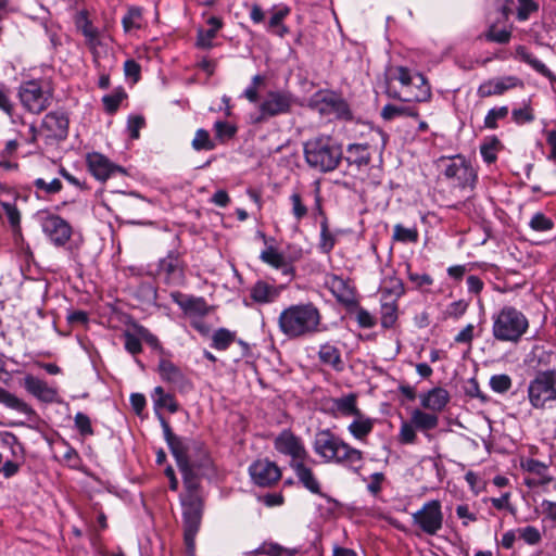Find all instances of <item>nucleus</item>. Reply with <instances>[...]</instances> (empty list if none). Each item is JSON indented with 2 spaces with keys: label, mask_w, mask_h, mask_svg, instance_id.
<instances>
[{
  "label": "nucleus",
  "mask_w": 556,
  "mask_h": 556,
  "mask_svg": "<svg viewBox=\"0 0 556 556\" xmlns=\"http://www.w3.org/2000/svg\"><path fill=\"white\" fill-rule=\"evenodd\" d=\"M313 450L324 463L342 465L357 471L363 460V452L344 442L329 429L315 433Z\"/></svg>",
  "instance_id": "f03ea898"
},
{
  "label": "nucleus",
  "mask_w": 556,
  "mask_h": 556,
  "mask_svg": "<svg viewBox=\"0 0 556 556\" xmlns=\"http://www.w3.org/2000/svg\"><path fill=\"white\" fill-rule=\"evenodd\" d=\"M321 116L328 118L351 119L352 113L344 99L334 92L317 93L311 103Z\"/></svg>",
  "instance_id": "f8f14e48"
},
{
  "label": "nucleus",
  "mask_w": 556,
  "mask_h": 556,
  "mask_svg": "<svg viewBox=\"0 0 556 556\" xmlns=\"http://www.w3.org/2000/svg\"><path fill=\"white\" fill-rule=\"evenodd\" d=\"M303 151L307 165L320 173L334 170L343 157L341 146L325 135L307 140Z\"/></svg>",
  "instance_id": "20e7f679"
},
{
  "label": "nucleus",
  "mask_w": 556,
  "mask_h": 556,
  "mask_svg": "<svg viewBox=\"0 0 556 556\" xmlns=\"http://www.w3.org/2000/svg\"><path fill=\"white\" fill-rule=\"evenodd\" d=\"M41 128L48 138L63 140L67 137L68 119L63 113L50 112L43 117Z\"/></svg>",
  "instance_id": "412c9836"
},
{
  "label": "nucleus",
  "mask_w": 556,
  "mask_h": 556,
  "mask_svg": "<svg viewBox=\"0 0 556 556\" xmlns=\"http://www.w3.org/2000/svg\"><path fill=\"white\" fill-rule=\"evenodd\" d=\"M214 130L216 138L220 141H224L225 139L232 138L237 131V128L227 122L217 121L214 124Z\"/></svg>",
  "instance_id": "bf43d9fd"
},
{
  "label": "nucleus",
  "mask_w": 556,
  "mask_h": 556,
  "mask_svg": "<svg viewBox=\"0 0 556 556\" xmlns=\"http://www.w3.org/2000/svg\"><path fill=\"white\" fill-rule=\"evenodd\" d=\"M124 98H125V93L123 91L104 96L102 98V102L105 108V111L108 113H114L118 109V106Z\"/></svg>",
  "instance_id": "0e129e2a"
},
{
  "label": "nucleus",
  "mask_w": 556,
  "mask_h": 556,
  "mask_svg": "<svg viewBox=\"0 0 556 556\" xmlns=\"http://www.w3.org/2000/svg\"><path fill=\"white\" fill-rule=\"evenodd\" d=\"M274 446L280 454L291 457L290 463H298L309 458L301 438L296 437L291 430L281 431L276 437Z\"/></svg>",
  "instance_id": "4468645a"
},
{
  "label": "nucleus",
  "mask_w": 556,
  "mask_h": 556,
  "mask_svg": "<svg viewBox=\"0 0 556 556\" xmlns=\"http://www.w3.org/2000/svg\"><path fill=\"white\" fill-rule=\"evenodd\" d=\"M414 526H417L424 533L435 535L443 526V513L441 503L431 500L412 515Z\"/></svg>",
  "instance_id": "ddd939ff"
},
{
  "label": "nucleus",
  "mask_w": 556,
  "mask_h": 556,
  "mask_svg": "<svg viewBox=\"0 0 556 556\" xmlns=\"http://www.w3.org/2000/svg\"><path fill=\"white\" fill-rule=\"evenodd\" d=\"M43 233L55 247L65 245L72 237V226L61 216L48 214L41 220Z\"/></svg>",
  "instance_id": "2eb2a0df"
},
{
  "label": "nucleus",
  "mask_w": 556,
  "mask_h": 556,
  "mask_svg": "<svg viewBox=\"0 0 556 556\" xmlns=\"http://www.w3.org/2000/svg\"><path fill=\"white\" fill-rule=\"evenodd\" d=\"M151 397L159 419L163 416L160 409L166 408L169 413H176L179 408L174 395L166 393L162 387H155Z\"/></svg>",
  "instance_id": "f704fd0d"
},
{
  "label": "nucleus",
  "mask_w": 556,
  "mask_h": 556,
  "mask_svg": "<svg viewBox=\"0 0 556 556\" xmlns=\"http://www.w3.org/2000/svg\"><path fill=\"white\" fill-rule=\"evenodd\" d=\"M500 144L498 139L495 137L481 144L480 154L485 163L492 164L496 161Z\"/></svg>",
  "instance_id": "09e8293b"
},
{
  "label": "nucleus",
  "mask_w": 556,
  "mask_h": 556,
  "mask_svg": "<svg viewBox=\"0 0 556 556\" xmlns=\"http://www.w3.org/2000/svg\"><path fill=\"white\" fill-rule=\"evenodd\" d=\"M17 96L27 112L40 114L51 105L53 88L48 80L31 79L20 85Z\"/></svg>",
  "instance_id": "0eeeda50"
},
{
  "label": "nucleus",
  "mask_w": 556,
  "mask_h": 556,
  "mask_svg": "<svg viewBox=\"0 0 556 556\" xmlns=\"http://www.w3.org/2000/svg\"><path fill=\"white\" fill-rule=\"evenodd\" d=\"M23 386L25 390L34 397L43 403H55L58 400V390L33 375H26Z\"/></svg>",
  "instance_id": "6ab92c4d"
},
{
  "label": "nucleus",
  "mask_w": 556,
  "mask_h": 556,
  "mask_svg": "<svg viewBox=\"0 0 556 556\" xmlns=\"http://www.w3.org/2000/svg\"><path fill=\"white\" fill-rule=\"evenodd\" d=\"M441 163L443 164L442 174L453 186L462 189L473 188L477 173L464 156L443 157Z\"/></svg>",
  "instance_id": "9d476101"
},
{
  "label": "nucleus",
  "mask_w": 556,
  "mask_h": 556,
  "mask_svg": "<svg viewBox=\"0 0 556 556\" xmlns=\"http://www.w3.org/2000/svg\"><path fill=\"white\" fill-rule=\"evenodd\" d=\"M236 341V332L226 328L217 329L212 336L211 346L218 351L227 350Z\"/></svg>",
  "instance_id": "c03bdc74"
},
{
  "label": "nucleus",
  "mask_w": 556,
  "mask_h": 556,
  "mask_svg": "<svg viewBox=\"0 0 556 556\" xmlns=\"http://www.w3.org/2000/svg\"><path fill=\"white\" fill-rule=\"evenodd\" d=\"M528 396L534 408L552 407L556 403V370L539 372L529 383Z\"/></svg>",
  "instance_id": "1a4fd4ad"
},
{
  "label": "nucleus",
  "mask_w": 556,
  "mask_h": 556,
  "mask_svg": "<svg viewBox=\"0 0 556 556\" xmlns=\"http://www.w3.org/2000/svg\"><path fill=\"white\" fill-rule=\"evenodd\" d=\"M515 58L530 65L535 72L542 76L554 80V73L540 60L533 56L525 46H517L515 49Z\"/></svg>",
  "instance_id": "72a5a7b5"
},
{
  "label": "nucleus",
  "mask_w": 556,
  "mask_h": 556,
  "mask_svg": "<svg viewBox=\"0 0 556 556\" xmlns=\"http://www.w3.org/2000/svg\"><path fill=\"white\" fill-rule=\"evenodd\" d=\"M298 552L296 548L288 549L277 543H269L256 548L253 554H265L268 556H282L286 554L287 556H294Z\"/></svg>",
  "instance_id": "de8ad7c7"
},
{
  "label": "nucleus",
  "mask_w": 556,
  "mask_h": 556,
  "mask_svg": "<svg viewBox=\"0 0 556 556\" xmlns=\"http://www.w3.org/2000/svg\"><path fill=\"white\" fill-rule=\"evenodd\" d=\"M190 468L197 479V489L201 477L213 479L216 477V467L203 443L194 445V452L189 458Z\"/></svg>",
  "instance_id": "dca6fc26"
},
{
  "label": "nucleus",
  "mask_w": 556,
  "mask_h": 556,
  "mask_svg": "<svg viewBox=\"0 0 556 556\" xmlns=\"http://www.w3.org/2000/svg\"><path fill=\"white\" fill-rule=\"evenodd\" d=\"M170 296L187 315L202 317L210 312V307L203 298L186 296L180 292H174Z\"/></svg>",
  "instance_id": "5701e85b"
},
{
  "label": "nucleus",
  "mask_w": 556,
  "mask_h": 556,
  "mask_svg": "<svg viewBox=\"0 0 556 556\" xmlns=\"http://www.w3.org/2000/svg\"><path fill=\"white\" fill-rule=\"evenodd\" d=\"M465 393L470 397L479 399L482 403L488 401V396L480 390L479 383L476 378H470L465 384Z\"/></svg>",
  "instance_id": "774afa93"
},
{
  "label": "nucleus",
  "mask_w": 556,
  "mask_h": 556,
  "mask_svg": "<svg viewBox=\"0 0 556 556\" xmlns=\"http://www.w3.org/2000/svg\"><path fill=\"white\" fill-rule=\"evenodd\" d=\"M391 79L399 80L402 85V90L393 91L388 87L387 93L389 97L403 102H422L431 97L430 86L424 75L419 73L412 74L406 67L399 66L395 68Z\"/></svg>",
  "instance_id": "39448f33"
},
{
  "label": "nucleus",
  "mask_w": 556,
  "mask_h": 556,
  "mask_svg": "<svg viewBox=\"0 0 556 556\" xmlns=\"http://www.w3.org/2000/svg\"><path fill=\"white\" fill-rule=\"evenodd\" d=\"M404 292V283L401 278L396 276L383 278L380 286L381 300L399 301Z\"/></svg>",
  "instance_id": "c9c22d12"
},
{
  "label": "nucleus",
  "mask_w": 556,
  "mask_h": 556,
  "mask_svg": "<svg viewBox=\"0 0 556 556\" xmlns=\"http://www.w3.org/2000/svg\"><path fill=\"white\" fill-rule=\"evenodd\" d=\"M450 401L448 392L443 388H433L420 395V404L425 409L434 414L444 409Z\"/></svg>",
  "instance_id": "a878e982"
},
{
  "label": "nucleus",
  "mask_w": 556,
  "mask_h": 556,
  "mask_svg": "<svg viewBox=\"0 0 556 556\" xmlns=\"http://www.w3.org/2000/svg\"><path fill=\"white\" fill-rule=\"evenodd\" d=\"M160 422L163 428L164 439L182 473L184 484L189 491L188 498L182 501L184 541L188 556H194L195 536L202 519V503L199 496L194 494L197 491V479L190 468L189 458L194 452V445L200 442L176 435L163 416H160Z\"/></svg>",
  "instance_id": "f257e3e1"
},
{
  "label": "nucleus",
  "mask_w": 556,
  "mask_h": 556,
  "mask_svg": "<svg viewBox=\"0 0 556 556\" xmlns=\"http://www.w3.org/2000/svg\"><path fill=\"white\" fill-rule=\"evenodd\" d=\"M508 3H514V0H505V4L503 7V12L507 15L511 9L508 7ZM539 2L534 0H517V10L516 16L519 22H525L529 20L530 15L536 13L539 11Z\"/></svg>",
  "instance_id": "58836bf2"
},
{
  "label": "nucleus",
  "mask_w": 556,
  "mask_h": 556,
  "mask_svg": "<svg viewBox=\"0 0 556 556\" xmlns=\"http://www.w3.org/2000/svg\"><path fill=\"white\" fill-rule=\"evenodd\" d=\"M160 271L165 275L168 283L178 285L182 281V262L178 253L170 252L160 262Z\"/></svg>",
  "instance_id": "b1692460"
},
{
  "label": "nucleus",
  "mask_w": 556,
  "mask_h": 556,
  "mask_svg": "<svg viewBox=\"0 0 556 556\" xmlns=\"http://www.w3.org/2000/svg\"><path fill=\"white\" fill-rule=\"evenodd\" d=\"M280 294L277 287L271 286L263 280H258L250 290L251 299L260 304L274 302Z\"/></svg>",
  "instance_id": "7c9ffc66"
},
{
  "label": "nucleus",
  "mask_w": 556,
  "mask_h": 556,
  "mask_svg": "<svg viewBox=\"0 0 556 556\" xmlns=\"http://www.w3.org/2000/svg\"><path fill=\"white\" fill-rule=\"evenodd\" d=\"M355 419L349 425L350 433L358 440H363L367 437L374 428V421L365 417L361 412L359 415H353Z\"/></svg>",
  "instance_id": "ea45409f"
},
{
  "label": "nucleus",
  "mask_w": 556,
  "mask_h": 556,
  "mask_svg": "<svg viewBox=\"0 0 556 556\" xmlns=\"http://www.w3.org/2000/svg\"><path fill=\"white\" fill-rule=\"evenodd\" d=\"M508 114L507 106H500L491 109L484 118V127L488 129H495L497 127V121L503 119Z\"/></svg>",
  "instance_id": "864d4df0"
},
{
  "label": "nucleus",
  "mask_w": 556,
  "mask_h": 556,
  "mask_svg": "<svg viewBox=\"0 0 556 556\" xmlns=\"http://www.w3.org/2000/svg\"><path fill=\"white\" fill-rule=\"evenodd\" d=\"M357 396L350 393L342 397H331L326 402L327 410L333 416L350 417L359 415V409L356 405Z\"/></svg>",
  "instance_id": "4be33fe9"
},
{
  "label": "nucleus",
  "mask_w": 556,
  "mask_h": 556,
  "mask_svg": "<svg viewBox=\"0 0 556 556\" xmlns=\"http://www.w3.org/2000/svg\"><path fill=\"white\" fill-rule=\"evenodd\" d=\"M393 239L401 242H416L418 232L415 228H406L401 224H396L393 228Z\"/></svg>",
  "instance_id": "3c124183"
},
{
  "label": "nucleus",
  "mask_w": 556,
  "mask_h": 556,
  "mask_svg": "<svg viewBox=\"0 0 556 556\" xmlns=\"http://www.w3.org/2000/svg\"><path fill=\"white\" fill-rule=\"evenodd\" d=\"M511 118L516 124L522 125L534 121V114L531 108L527 105L525 108L514 109L511 112Z\"/></svg>",
  "instance_id": "e2e57ef3"
},
{
  "label": "nucleus",
  "mask_w": 556,
  "mask_h": 556,
  "mask_svg": "<svg viewBox=\"0 0 556 556\" xmlns=\"http://www.w3.org/2000/svg\"><path fill=\"white\" fill-rule=\"evenodd\" d=\"M517 533L529 545H536L541 542L542 535L538 528L533 526H527L517 529Z\"/></svg>",
  "instance_id": "6e6d98bb"
},
{
  "label": "nucleus",
  "mask_w": 556,
  "mask_h": 556,
  "mask_svg": "<svg viewBox=\"0 0 556 556\" xmlns=\"http://www.w3.org/2000/svg\"><path fill=\"white\" fill-rule=\"evenodd\" d=\"M318 357L324 365L330 366L336 371H342L344 369L340 350L330 343L320 345Z\"/></svg>",
  "instance_id": "e433bc0d"
},
{
  "label": "nucleus",
  "mask_w": 556,
  "mask_h": 556,
  "mask_svg": "<svg viewBox=\"0 0 556 556\" xmlns=\"http://www.w3.org/2000/svg\"><path fill=\"white\" fill-rule=\"evenodd\" d=\"M191 147L195 151H211L215 149L216 144L206 129L199 128L191 141Z\"/></svg>",
  "instance_id": "49530a36"
},
{
  "label": "nucleus",
  "mask_w": 556,
  "mask_h": 556,
  "mask_svg": "<svg viewBox=\"0 0 556 556\" xmlns=\"http://www.w3.org/2000/svg\"><path fill=\"white\" fill-rule=\"evenodd\" d=\"M159 374L162 380L184 389L188 384V380L184 372L174 363L167 359H161L159 363Z\"/></svg>",
  "instance_id": "c85d7f7f"
},
{
  "label": "nucleus",
  "mask_w": 556,
  "mask_h": 556,
  "mask_svg": "<svg viewBox=\"0 0 556 556\" xmlns=\"http://www.w3.org/2000/svg\"><path fill=\"white\" fill-rule=\"evenodd\" d=\"M490 387L494 392L505 393L511 387V379L507 375H494L490 379Z\"/></svg>",
  "instance_id": "13d9d810"
},
{
  "label": "nucleus",
  "mask_w": 556,
  "mask_h": 556,
  "mask_svg": "<svg viewBox=\"0 0 556 556\" xmlns=\"http://www.w3.org/2000/svg\"><path fill=\"white\" fill-rule=\"evenodd\" d=\"M74 424L75 428L83 437H89L93 434L91 420L86 414L78 412L74 417Z\"/></svg>",
  "instance_id": "4d7b16f0"
},
{
  "label": "nucleus",
  "mask_w": 556,
  "mask_h": 556,
  "mask_svg": "<svg viewBox=\"0 0 556 556\" xmlns=\"http://www.w3.org/2000/svg\"><path fill=\"white\" fill-rule=\"evenodd\" d=\"M529 226L534 231L543 232L552 230L554 228V222L543 213L538 212L531 217Z\"/></svg>",
  "instance_id": "5fc2aeb1"
},
{
  "label": "nucleus",
  "mask_w": 556,
  "mask_h": 556,
  "mask_svg": "<svg viewBox=\"0 0 556 556\" xmlns=\"http://www.w3.org/2000/svg\"><path fill=\"white\" fill-rule=\"evenodd\" d=\"M416 427L409 421H402L399 432V441L402 444H414L417 440Z\"/></svg>",
  "instance_id": "603ef678"
},
{
  "label": "nucleus",
  "mask_w": 556,
  "mask_h": 556,
  "mask_svg": "<svg viewBox=\"0 0 556 556\" xmlns=\"http://www.w3.org/2000/svg\"><path fill=\"white\" fill-rule=\"evenodd\" d=\"M290 201L292 204V215L299 222L306 216L307 207L305 204H303L302 198L298 192H293L290 195Z\"/></svg>",
  "instance_id": "052dcab7"
},
{
  "label": "nucleus",
  "mask_w": 556,
  "mask_h": 556,
  "mask_svg": "<svg viewBox=\"0 0 556 556\" xmlns=\"http://www.w3.org/2000/svg\"><path fill=\"white\" fill-rule=\"evenodd\" d=\"M343 159L349 166H354L359 170L368 166L371 161L370 147L367 143H351L348 146Z\"/></svg>",
  "instance_id": "393cba45"
},
{
  "label": "nucleus",
  "mask_w": 556,
  "mask_h": 556,
  "mask_svg": "<svg viewBox=\"0 0 556 556\" xmlns=\"http://www.w3.org/2000/svg\"><path fill=\"white\" fill-rule=\"evenodd\" d=\"M146 125V121L141 115L129 116L127 129L131 139L137 140L140 137V129Z\"/></svg>",
  "instance_id": "680f3d73"
},
{
  "label": "nucleus",
  "mask_w": 556,
  "mask_h": 556,
  "mask_svg": "<svg viewBox=\"0 0 556 556\" xmlns=\"http://www.w3.org/2000/svg\"><path fill=\"white\" fill-rule=\"evenodd\" d=\"M260 258L263 263L271 266L273 268L281 269L285 274L291 271V267L285 256L273 245L263 250L260 254Z\"/></svg>",
  "instance_id": "4c0bfd02"
},
{
  "label": "nucleus",
  "mask_w": 556,
  "mask_h": 556,
  "mask_svg": "<svg viewBox=\"0 0 556 556\" xmlns=\"http://www.w3.org/2000/svg\"><path fill=\"white\" fill-rule=\"evenodd\" d=\"M249 472L254 483L260 486H269L277 482L281 477L278 466L268 459H258L254 462L250 466Z\"/></svg>",
  "instance_id": "f3484780"
},
{
  "label": "nucleus",
  "mask_w": 556,
  "mask_h": 556,
  "mask_svg": "<svg viewBox=\"0 0 556 556\" xmlns=\"http://www.w3.org/2000/svg\"><path fill=\"white\" fill-rule=\"evenodd\" d=\"M299 482L313 494L321 495L320 484L313 470L305 465V460L290 463Z\"/></svg>",
  "instance_id": "bb28decb"
},
{
  "label": "nucleus",
  "mask_w": 556,
  "mask_h": 556,
  "mask_svg": "<svg viewBox=\"0 0 556 556\" xmlns=\"http://www.w3.org/2000/svg\"><path fill=\"white\" fill-rule=\"evenodd\" d=\"M384 121H391L395 117L412 116L418 117V112L415 106L405 104H386L380 113Z\"/></svg>",
  "instance_id": "a19ab883"
},
{
  "label": "nucleus",
  "mask_w": 556,
  "mask_h": 556,
  "mask_svg": "<svg viewBox=\"0 0 556 556\" xmlns=\"http://www.w3.org/2000/svg\"><path fill=\"white\" fill-rule=\"evenodd\" d=\"M76 26L85 37L86 45L92 54L93 62L98 64L99 60L109 53L110 38L102 34L99 28L93 26L84 13L77 17Z\"/></svg>",
  "instance_id": "9b49d317"
},
{
  "label": "nucleus",
  "mask_w": 556,
  "mask_h": 556,
  "mask_svg": "<svg viewBox=\"0 0 556 556\" xmlns=\"http://www.w3.org/2000/svg\"><path fill=\"white\" fill-rule=\"evenodd\" d=\"M0 403L26 415L34 414V409L26 402L3 388H0Z\"/></svg>",
  "instance_id": "79ce46f5"
},
{
  "label": "nucleus",
  "mask_w": 556,
  "mask_h": 556,
  "mask_svg": "<svg viewBox=\"0 0 556 556\" xmlns=\"http://www.w3.org/2000/svg\"><path fill=\"white\" fill-rule=\"evenodd\" d=\"M409 420L414 424L417 430L424 432L428 438H430L428 432L435 429L439 425V417L437 414L432 412L428 413L419 408L412 412Z\"/></svg>",
  "instance_id": "2f4dec72"
},
{
  "label": "nucleus",
  "mask_w": 556,
  "mask_h": 556,
  "mask_svg": "<svg viewBox=\"0 0 556 556\" xmlns=\"http://www.w3.org/2000/svg\"><path fill=\"white\" fill-rule=\"evenodd\" d=\"M515 58L530 65L535 72L542 76L554 80V73L540 60L533 56L525 46H517L515 49Z\"/></svg>",
  "instance_id": "473e14b6"
},
{
  "label": "nucleus",
  "mask_w": 556,
  "mask_h": 556,
  "mask_svg": "<svg viewBox=\"0 0 556 556\" xmlns=\"http://www.w3.org/2000/svg\"><path fill=\"white\" fill-rule=\"evenodd\" d=\"M125 339V349L132 355L139 354L142 351L141 342L138 336L132 334L131 331L127 330L123 334Z\"/></svg>",
  "instance_id": "338daca9"
},
{
  "label": "nucleus",
  "mask_w": 556,
  "mask_h": 556,
  "mask_svg": "<svg viewBox=\"0 0 556 556\" xmlns=\"http://www.w3.org/2000/svg\"><path fill=\"white\" fill-rule=\"evenodd\" d=\"M87 163L90 173L101 181L106 180L115 173L125 174L123 167L113 164L108 157L97 152L88 154Z\"/></svg>",
  "instance_id": "a211bd4d"
},
{
  "label": "nucleus",
  "mask_w": 556,
  "mask_h": 556,
  "mask_svg": "<svg viewBox=\"0 0 556 556\" xmlns=\"http://www.w3.org/2000/svg\"><path fill=\"white\" fill-rule=\"evenodd\" d=\"M528 327V319L522 312L513 306H504L493 318L492 333L498 341L517 342Z\"/></svg>",
  "instance_id": "423d86ee"
},
{
  "label": "nucleus",
  "mask_w": 556,
  "mask_h": 556,
  "mask_svg": "<svg viewBox=\"0 0 556 556\" xmlns=\"http://www.w3.org/2000/svg\"><path fill=\"white\" fill-rule=\"evenodd\" d=\"M522 87V81L516 76H505L500 78H493L484 81L478 88V96L480 98H488L492 96L503 94L505 91L515 87Z\"/></svg>",
  "instance_id": "aec40b11"
},
{
  "label": "nucleus",
  "mask_w": 556,
  "mask_h": 556,
  "mask_svg": "<svg viewBox=\"0 0 556 556\" xmlns=\"http://www.w3.org/2000/svg\"><path fill=\"white\" fill-rule=\"evenodd\" d=\"M321 315L312 303L293 304L281 311L279 330L289 339H300L319 331Z\"/></svg>",
  "instance_id": "7ed1b4c3"
},
{
  "label": "nucleus",
  "mask_w": 556,
  "mask_h": 556,
  "mask_svg": "<svg viewBox=\"0 0 556 556\" xmlns=\"http://www.w3.org/2000/svg\"><path fill=\"white\" fill-rule=\"evenodd\" d=\"M0 204L8 217V220L10 223L13 231L15 233L20 232L21 231V214H20V211L17 210L16 205L9 203V202H4V201H0Z\"/></svg>",
  "instance_id": "8fccbe9b"
},
{
  "label": "nucleus",
  "mask_w": 556,
  "mask_h": 556,
  "mask_svg": "<svg viewBox=\"0 0 556 556\" xmlns=\"http://www.w3.org/2000/svg\"><path fill=\"white\" fill-rule=\"evenodd\" d=\"M123 28L126 33L139 29L142 26V10L138 7H130L122 18Z\"/></svg>",
  "instance_id": "a18cd8bd"
},
{
  "label": "nucleus",
  "mask_w": 556,
  "mask_h": 556,
  "mask_svg": "<svg viewBox=\"0 0 556 556\" xmlns=\"http://www.w3.org/2000/svg\"><path fill=\"white\" fill-rule=\"evenodd\" d=\"M381 326L383 328H392L397 320V301L381 300Z\"/></svg>",
  "instance_id": "37998d69"
},
{
  "label": "nucleus",
  "mask_w": 556,
  "mask_h": 556,
  "mask_svg": "<svg viewBox=\"0 0 556 556\" xmlns=\"http://www.w3.org/2000/svg\"><path fill=\"white\" fill-rule=\"evenodd\" d=\"M326 286L339 302L350 304L354 301L353 288L342 277L337 275L328 276L326 278Z\"/></svg>",
  "instance_id": "cd10ccee"
},
{
  "label": "nucleus",
  "mask_w": 556,
  "mask_h": 556,
  "mask_svg": "<svg viewBox=\"0 0 556 556\" xmlns=\"http://www.w3.org/2000/svg\"><path fill=\"white\" fill-rule=\"evenodd\" d=\"M295 97L287 90H269L258 104V114L253 117L254 124L266 123L273 117L291 113Z\"/></svg>",
  "instance_id": "6e6552de"
},
{
  "label": "nucleus",
  "mask_w": 556,
  "mask_h": 556,
  "mask_svg": "<svg viewBox=\"0 0 556 556\" xmlns=\"http://www.w3.org/2000/svg\"><path fill=\"white\" fill-rule=\"evenodd\" d=\"M485 38L489 41L507 43L511 38V33L507 29H496L494 26H492L485 34Z\"/></svg>",
  "instance_id": "69168bd1"
},
{
  "label": "nucleus",
  "mask_w": 556,
  "mask_h": 556,
  "mask_svg": "<svg viewBox=\"0 0 556 556\" xmlns=\"http://www.w3.org/2000/svg\"><path fill=\"white\" fill-rule=\"evenodd\" d=\"M206 24L210 27L207 29L200 28L197 34V46L201 49H211L213 47V40L224 25L222 18L217 16H210Z\"/></svg>",
  "instance_id": "c756f323"
}]
</instances>
